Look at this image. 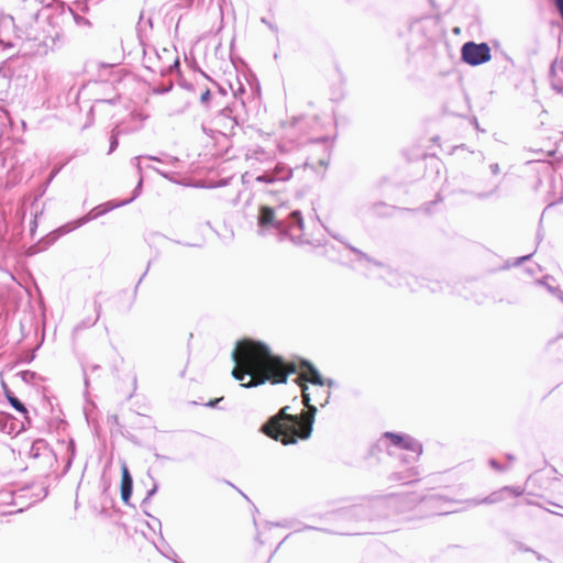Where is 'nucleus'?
I'll return each instance as SVG.
<instances>
[{
    "label": "nucleus",
    "mask_w": 563,
    "mask_h": 563,
    "mask_svg": "<svg viewBox=\"0 0 563 563\" xmlns=\"http://www.w3.org/2000/svg\"><path fill=\"white\" fill-rule=\"evenodd\" d=\"M220 400H222V398H217V399H214V400H210V401L208 402V406L213 408V407H216V406H217V404H218Z\"/></svg>",
    "instance_id": "obj_30"
},
{
    "label": "nucleus",
    "mask_w": 563,
    "mask_h": 563,
    "mask_svg": "<svg viewBox=\"0 0 563 563\" xmlns=\"http://www.w3.org/2000/svg\"><path fill=\"white\" fill-rule=\"evenodd\" d=\"M320 124V119L317 115L313 118H308L306 115L294 117L290 122L292 128H298L301 131H306L307 129H316Z\"/></svg>",
    "instance_id": "obj_13"
},
{
    "label": "nucleus",
    "mask_w": 563,
    "mask_h": 563,
    "mask_svg": "<svg viewBox=\"0 0 563 563\" xmlns=\"http://www.w3.org/2000/svg\"><path fill=\"white\" fill-rule=\"evenodd\" d=\"M384 192V180L382 179L379 183H377L375 186L371 189V196L372 198H378Z\"/></svg>",
    "instance_id": "obj_21"
},
{
    "label": "nucleus",
    "mask_w": 563,
    "mask_h": 563,
    "mask_svg": "<svg viewBox=\"0 0 563 563\" xmlns=\"http://www.w3.org/2000/svg\"><path fill=\"white\" fill-rule=\"evenodd\" d=\"M148 159L151 161H156V162H161V159L156 156H147Z\"/></svg>",
    "instance_id": "obj_36"
},
{
    "label": "nucleus",
    "mask_w": 563,
    "mask_h": 563,
    "mask_svg": "<svg viewBox=\"0 0 563 563\" xmlns=\"http://www.w3.org/2000/svg\"><path fill=\"white\" fill-rule=\"evenodd\" d=\"M548 478L543 472H537L529 478V483L536 484L538 482H541L543 479Z\"/></svg>",
    "instance_id": "obj_23"
},
{
    "label": "nucleus",
    "mask_w": 563,
    "mask_h": 563,
    "mask_svg": "<svg viewBox=\"0 0 563 563\" xmlns=\"http://www.w3.org/2000/svg\"><path fill=\"white\" fill-rule=\"evenodd\" d=\"M20 376L23 382L26 384H33L35 382V378L37 377V374L33 371H22L20 373Z\"/></svg>",
    "instance_id": "obj_20"
},
{
    "label": "nucleus",
    "mask_w": 563,
    "mask_h": 563,
    "mask_svg": "<svg viewBox=\"0 0 563 563\" xmlns=\"http://www.w3.org/2000/svg\"><path fill=\"white\" fill-rule=\"evenodd\" d=\"M256 225L260 235L276 233L280 240L288 238L295 244L308 242L303 235V219L299 210L286 214L280 207L273 209L268 206H258Z\"/></svg>",
    "instance_id": "obj_3"
},
{
    "label": "nucleus",
    "mask_w": 563,
    "mask_h": 563,
    "mask_svg": "<svg viewBox=\"0 0 563 563\" xmlns=\"http://www.w3.org/2000/svg\"><path fill=\"white\" fill-rule=\"evenodd\" d=\"M308 387L302 386V404L307 411L301 415L288 413V406L284 407L276 416L262 426V431L272 439L279 440L284 444H295L298 439L307 440L313 429L316 406L311 405Z\"/></svg>",
    "instance_id": "obj_2"
},
{
    "label": "nucleus",
    "mask_w": 563,
    "mask_h": 563,
    "mask_svg": "<svg viewBox=\"0 0 563 563\" xmlns=\"http://www.w3.org/2000/svg\"><path fill=\"white\" fill-rule=\"evenodd\" d=\"M156 490H157V485H154V487L151 490H148L147 498L152 497L156 493Z\"/></svg>",
    "instance_id": "obj_32"
},
{
    "label": "nucleus",
    "mask_w": 563,
    "mask_h": 563,
    "mask_svg": "<svg viewBox=\"0 0 563 563\" xmlns=\"http://www.w3.org/2000/svg\"><path fill=\"white\" fill-rule=\"evenodd\" d=\"M95 309L97 311L96 318H86V319L81 320L79 323H77L74 327L73 332H71L73 338H75L80 331L91 328L96 324V322L98 321L99 316H100L101 305L98 302H95Z\"/></svg>",
    "instance_id": "obj_14"
},
{
    "label": "nucleus",
    "mask_w": 563,
    "mask_h": 563,
    "mask_svg": "<svg viewBox=\"0 0 563 563\" xmlns=\"http://www.w3.org/2000/svg\"><path fill=\"white\" fill-rule=\"evenodd\" d=\"M142 183H143V180H142V177H141V178H140V180H139V183H137V185H136V187H135V188H134V190H133V196L130 198V199H131V202H132L136 197H139V195H140V192H141V188H142Z\"/></svg>",
    "instance_id": "obj_24"
},
{
    "label": "nucleus",
    "mask_w": 563,
    "mask_h": 563,
    "mask_svg": "<svg viewBox=\"0 0 563 563\" xmlns=\"http://www.w3.org/2000/svg\"><path fill=\"white\" fill-rule=\"evenodd\" d=\"M330 397H331V393H330V391H327L325 399H324V401H323V402H321L320 405H321L322 407H323V406H325V405L329 402Z\"/></svg>",
    "instance_id": "obj_31"
},
{
    "label": "nucleus",
    "mask_w": 563,
    "mask_h": 563,
    "mask_svg": "<svg viewBox=\"0 0 563 563\" xmlns=\"http://www.w3.org/2000/svg\"><path fill=\"white\" fill-rule=\"evenodd\" d=\"M119 134H120V131H119L118 128L112 130L111 137H110L109 154L114 152L115 148L118 147V145H119V141H118Z\"/></svg>",
    "instance_id": "obj_19"
},
{
    "label": "nucleus",
    "mask_w": 563,
    "mask_h": 563,
    "mask_svg": "<svg viewBox=\"0 0 563 563\" xmlns=\"http://www.w3.org/2000/svg\"><path fill=\"white\" fill-rule=\"evenodd\" d=\"M54 2L55 0H22L14 9L13 14L1 18V23L3 25L12 23L13 27L20 33L19 36L24 35L29 40H36L35 25Z\"/></svg>",
    "instance_id": "obj_4"
},
{
    "label": "nucleus",
    "mask_w": 563,
    "mask_h": 563,
    "mask_svg": "<svg viewBox=\"0 0 563 563\" xmlns=\"http://www.w3.org/2000/svg\"><path fill=\"white\" fill-rule=\"evenodd\" d=\"M335 385V382L331 378H324L323 379V386L333 387Z\"/></svg>",
    "instance_id": "obj_28"
},
{
    "label": "nucleus",
    "mask_w": 563,
    "mask_h": 563,
    "mask_svg": "<svg viewBox=\"0 0 563 563\" xmlns=\"http://www.w3.org/2000/svg\"><path fill=\"white\" fill-rule=\"evenodd\" d=\"M555 338H556V339H559V338H563V330H562V331L558 330V331H556V334H555Z\"/></svg>",
    "instance_id": "obj_35"
},
{
    "label": "nucleus",
    "mask_w": 563,
    "mask_h": 563,
    "mask_svg": "<svg viewBox=\"0 0 563 563\" xmlns=\"http://www.w3.org/2000/svg\"><path fill=\"white\" fill-rule=\"evenodd\" d=\"M345 246L351 251L353 252L356 257H357V262L361 264V266L365 269L366 272V276L367 277H373V271L375 268H383L384 267V264L380 263V262H377L373 258H371L367 254H365L364 252H362L361 250L350 245L349 243H344Z\"/></svg>",
    "instance_id": "obj_9"
},
{
    "label": "nucleus",
    "mask_w": 563,
    "mask_h": 563,
    "mask_svg": "<svg viewBox=\"0 0 563 563\" xmlns=\"http://www.w3.org/2000/svg\"><path fill=\"white\" fill-rule=\"evenodd\" d=\"M292 177V168L285 163H277L274 168L265 170L255 177L260 184L275 185L288 181Z\"/></svg>",
    "instance_id": "obj_6"
},
{
    "label": "nucleus",
    "mask_w": 563,
    "mask_h": 563,
    "mask_svg": "<svg viewBox=\"0 0 563 563\" xmlns=\"http://www.w3.org/2000/svg\"><path fill=\"white\" fill-rule=\"evenodd\" d=\"M301 377L312 385L323 386V377L320 372L308 361H301Z\"/></svg>",
    "instance_id": "obj_11"
},
{
    "label": "nucleus",
    "mask_w": 563,
    "mask_h": 563,
    "mask_svg": "<svg viewBox=\"0 0 563 563\" xmlns=\"http://www.w3.org/2000/svg\"><path fill=\"white\" fill-rule=\"evenodd\" d=\"M387 205L384 200H375L371 202L367 209V213L372 218H382L386 214Z\"/></svg>",
    "instance_id": "obj_15"
},
{
    "label": "nucleus",
    "mask_w": 563,
    "mask_h": 563,
    "mask_svg": "<svg viewBox=\"0 0 563 563\" xmlns=\"http://www.w3.org/2000/svg\"><path fill=\"white\" fill-rule=\"evenodd\" d=\"M172 88H173L172 82L168 86L159 85V86L153 87V92L156 95H164V93L170 91Z\"/></svg>",
    "instance_id": "obj_22"
},
{
    "label": "nucleus",
    "mask_w": 563,
    "mask_h": 563,
    "mask_svg": "<svg viewBox=\"0 0 563 563\" xmlns=\"http://www.w3.org/2000/svg\"><path fill=\"white\" fill-rule=\"evenodd\" d=\"M143 63H144V66L152 70V71H159V73H163L164 71V68L163 67H158L157 65H155V63L153 62V58H152V55H151V52L147 51V49H144V58H143Z\"/></svg>",
    "instance_id": "obj_17"
},
{
    "label": "nucleus",
    "mask_w": 563,
    "mask_h": 563,
    "mask_svg": "<svg viewBox=\"0 0 563 563\" xmlns=\"http://www.w3.org/2000/svg\"><path fill=\"white\" fill-rule=\"evenodd\" d=\"M41 444H43V441H42V440L35 441V442L33 443V445H32V451H34V450H35V448H36L37 445H41Z\"/></svg>",
    "instance_id": "obj_33"
},
{
    "label": "nucleus",
    "mask_w": 563,
    "mask_h": 563,
    "mask_svg": "<svg viewBox=\"0 0 563 563\" xmlns=\"http://www.w3.org/2000/svg\"><path fill=\"white\" fill-rule=\"evenodd\" d=\"M153 170H155L157 174L162 175L164 178H169L168 174L156 168V167H151Z\"/></svg>",
    "instance_id": "obj_29"
},
{
    "label": "nucleus",
    "mask_w": 563,
    "mask_h": 563,
    "mask_svg": "<svg viewBox=\"0 0 563 563\" xmlns=\"http://www.w3.org/2000/svg\"><path fill=\"white\" fill-rule=\"evenodd\" d=\"M210 97H211V93H210V90H205L201 96H200V102L202 104H208L209 100H210Z\"/></svg>",
    "instance_id": "obj_25"
},
{
    "label": "nucleus",
    "mask_w": 563,
    "mask_h": 563,
    "mask_svg": "<svg viewBox=\"0 0 563 563\" xmlns=\"http://www.w3.org/2000/svg\"><path fill=\"white\" fill-rule=\"evenodd\" d=\"M261 22L265 25H267L273 32H277V26L269 22L266 18H262Z\"/></svg>",
    "instance_id": "obj_26"
},
{
    "label": "nucleus",
    "mask_w": 563,
    "mask_h": 563,
    "mask_svg": "<svg viewBox=\"0 0 563 563\" xmlns=\"http://www.w3.org/2000/svg\"><path fill=\"white\" fill-rule=\"evenodd\" d=\"M463 62L471 66L487 63L492 58V49L487 43L466 42L461 48Z\"/></svg>",
    "instance_id": "obj_5"
},
{
    "label": "nucleus",
    "mask_w": 563,
    "mask_h": 563,
    "mask_svg": "<svg viewBox=\"0 0 563 563\" xmlns=\"http://www.w3.org/2000/svg\"><path fill=\"white\" fill-rule=\"evenodd\" d=\"M151 53L155 54L156 55V58H159V55L156 54V52L154 49L150 51Z\"/></svg>",
    "instance_id": "obj_37"
},
{
    "label": "nucleus",
    "mask_w": 563,
    "mask_h": 563,
    "mask_svg": "<svg viewBox=\"0 0 563 563\" xmlns=\"http://www.w3.org/2000/svg\"><path fill=\"white\" fill-rule=\"evenodd\" d=\"M133 490V478L125 464L122 466V478H121V498L128 504L132 496Z\"/></svg>",
    "instance_id": "obj_12"
},
{
    "label": "nucleus",
    "mask_w": 563,
    "mask_h": 563,
    "mask_svg": "<svg viewBox=\"0 0 563 563\" xmlns=\"http://www.w3.org/2000/svg\"><path fill=\"white\" fill-rule=\"evenodd\" d=\"M389 442L399 450H405L410 457L418 456L421 453V445L409 435H399L389 432Z\"/></svg>",
    "instance_id": "obj_7"
},
{
    "label": "nucleus",
    "mask_w": 563,
    "mask_h": 563,
    "mask_svg": "<svg viewBox=\"0 0 563 563\" xmlns=\"http://www.w3.org/2000/svg\"><path fill=\"white\" fill-rule=\"evenodd\" d=\"M130 202H131V199H125V200H122V201H119V202H115V201L111 200V201H107L104 203H101V205L92 208L84 217H80L79 218V224H86L89 221L95 220V219H97V218H99V217L110 212L111 210H113L115 208L129 205Z\"/></svg>",
    "instance_id": "obj_8"
},
{
    "label": "nucleus",
    "mask_w": 563,
    "mask_h": 563,
    "mask_svg": "<svg viewBox=\"0 0 563 563\" xmlns=\"http://www.w3.org/2000/svg\"><path fill=\"white\" fill-rule=\"evenodd\" d=\"M84 224H79V218L77 220H74V221H70V222H67L65 224H63L62 227L58 228V232L60 234H67L71 231H74L75 229H78L80 227H82Z\"/></svg>",
    "instance_id": "obj_18"
},
{
    "label": "nucleus",
    "mask_w": 563,
    "mask_h": 563,
    "mask_svg": "<svg viewBox=\"0 0 563 563\" xmlns=\"http://www.w3.org/2000/svg\"><path fill=\"white\" fill-rule=\"evenodd\" d=\"M234 367L232 376L244 388L271 384H283L289 375L297 373V365L274 354L269 346L261 341L243 339L236 342L232 351Z\"/></svg>",
    "instance_id": "obj_1"
},
{
    "label": "nucleus",
    "mask_w": 563,
    "mask_h": 563,
    "mask_svg": "<svg viewBox=\"0 0 563 563\" xmlns=\"http://www.w3.org/2000/svg\"><path fill=\"white\" fill-rule=\"evenodd\" d=\"M387 451V432H384L379 439L371 444L366 459L369 463L383 461Z\"/></svg>",
    "instance_id": "obj_10"
},
{
    "label": "nucleus",
    "mask_w": 563,
    "mask_h": 563,
    "mask_svg": "<svg viewBox=\"0 0 563 563\" xmlns=\"http://www.w3.org/2000/svg\"><path fill=\"white\" fill-rule=\"evenodd\" d=\"M7 399L16 411H19L21 413L27 412L25 405L18 397H15L12 393L7 394Z\"/></svg>",
    "instance_id": "obj_16"
},
{
    "label": "nucleus",
    "mask_w": 563,
    "mask_h": 563,
    "mask_svg": "<svg viewBox=\"0 0 563 563\" xmlns=\"http://www.w3.org/2000/svg\"><path fill=\"white\" fill-rule=\"evenodd\" d=\"M140 158H141V156H136V157H134V158L132 159V162H133V164L135 165V167H136V169H137L139 174L141 175V173H142V166H141V163H140Z\"/></svg>",
    "instance_id": "obj_27"
},
{
    "label": "nucleus",
    "mask_w": 563,
    "mask_h": 563,
    "mask_svg": "<svg viewBox=\"0 0 563 563\" xmlns=\"http://www.w3.org/2000/svg\"><path fill=\"white\" fill-rule=\"evenodd\" d=\"M177 162H178L177 157H169V161H168L169 164H175Z\"/></svg>",
    "instance_id": "obj_34"
}]
</instances>
